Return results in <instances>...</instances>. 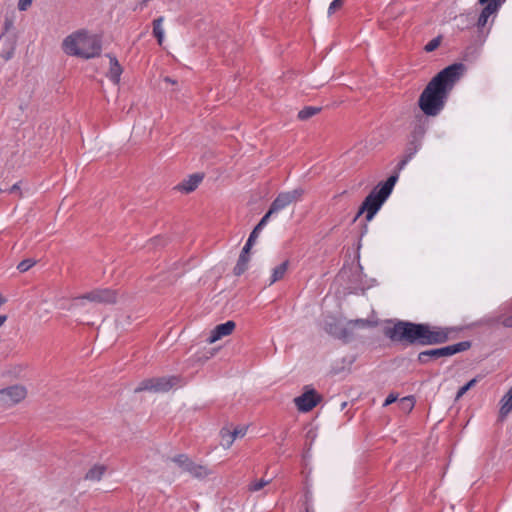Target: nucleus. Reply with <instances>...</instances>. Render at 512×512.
Instances as JSON below:
<instances>
[{"mask_svg":"<svg viewBox=\"0 0 512 512\" xmlns=\"http://www.w3.org/2000/svg\"><path fill=\"white\" fill-rule=\"evenodd\" d=\"M235 327L236 324L232 320L226 321L225 323H221L215 326V328L211 331L207 339L208 343H214L220 340L221 338L230 335L235 329Z\"/></svg>","mask_w":512,"mask_h":512,"instance_id":"nucleus-13","label":"nucleus"},{"mask_svg":"<svg viewBox=\"0 0 512 512\" xmlns=\"http://www.w3.org/2000/svg\"><path fill=\"white\" fill-rule=\"evenodd\" d=\"M343 0H333L328 8V15L331 16L336 12L337 9L341 8Z\"/></svg>","mask_w":512,"mask_h":512,"instance_id":"nucleus-32","label":"nucleus"},{"mask_svg":"<svg viewBox=\"0 0 512 512\" xmlns=\"http://www.w3.org/2000/svg\"><path fill=\"white\" fill-rule=\"evenodd\" d=\"M305 498H306V512H310V507L308 506V502L311 500V494L309 492H307L305 494Z\"/></svg>","mask_w":512,"mask_h":512,"instance_id":"nucleus-39","label":"nucleus"},{"mask_svg":"<svg viewBox=\"0 0 512 512\" xmlns=\"http://www.w3.org/2000/svg\"><path fill=\"white\" fill-rule=\"evenodd\" d=\"M288 265H289V262L288 261H284L282 262L280 265H278L277 267H275L273 269V272H272V275H271V279H270V285H272L273 283L281 280L287 269H288Z\"/></svg>","mask_w":512,"mask_h":512,"instance_id":"nucleus-18","label":"nucleus"},{"mask_svg":"<svg viewBox=\"0 0 512 512\" xmlns=\"http://www.w3.org/2000/svg\"><path fill=\"white\" fill-rule=\"evenodd\" d=\"M9 193H16V192H19V195L21 196V191H20V182H17L15 183L14 185H12L9 190H8Z\"/></svg>","mask_w":512,"mask_h":512,"instance_id":"nucleus-37","label":"nucleus"},{"mask_svg":"<svg viewBox=\"0 0 512 512\" xmlns=\"http://www.w3.org/2000/svg\"><path fill=\"white\" fill-rule=\"evenodd\" d=\"M272 215H270L268 212L261 218L259 223L254 227L252 232L249 235V238H253L254 241H256L260 231L264 228V226L268 223V220L270 219Z\"/></svg>","mask_w":512,"mask_h":512,"instance_id":"nucleus-25","label":"nucleus"},{"mask_svg":"<svg viewBox=\"0 0 512 512\" xmlns=\"http://www.w3.org/2000/svg\"><path fill=\"white\" fill-rule=\"evenodd\" d=\"M254 243H255V241L253 240V238H248L246 244L242 248L240 255L249 256V252H250L252 246L254 245Z\"/></svg>","mask_w":512,"mask_h":512,"instance_id":"nucleus-33","label":"nucleus"},{"mask_svg":"<svg viewBox=\"0 0 512 512\" xmlns=\"http://www.w3.org/2000/svg\"><path fill=\"white\" fill-rule=\"evenodd\" d=\"M62 48L69 56L90 59L100 55L101 42L86 30H78L63 40Z\"/></svg>","mask_w":512,"mask_h":512,"instance_id":"nucleus-3","label":"nucleus"},{"mask_svg":"<svg viewBox=\"0 0 512 512\" xmlns=\"http://www.w3.org/2000/svg\"><path fill=\"white\" fill-rule=\"evenodd\" d=\"M321 111L320 107H314V106H306L298 113V118L302 121L308 120L309 118L313 117L314 115L318 114Z\"/></svg>","mask_w":512,"mask_h":512,"instance_id":"nucleus-24","label":"nucleus"},{"mask_svg":"<svg viewBox=\"0 0 512 512\" xmlns=\"http://www.w3.org/2000/svg\"><path fill=\"white\" fill-rule=\"evenodd\" d=\"M110 59V68L107 73L108 78L114 83L118 84L120 81V76L122 74V67L120 66L116 57L108 55Z\"/></svg>","mask_w":512,"mask_h":512,"instance_id":"nucleus-15","label":"nucleus"},{"mask_svg":"<svg viewBox=\"0 0 512 512\" xmlns=\"http://www.w3.org/2000/svg\"><path fill=\"white\" fill-rule=\"evenodd\" d=\"M170 459L178 465L182 471L189 473L196 479L202 480L211 474V471L206 466L195 463L186 454H178Z\"/></svg>","mask_w":512,"mask_h":512,"instance_id":"nucleus-8","label":"nucleus"},{"mask_svg":"<svg viewBox=\"0 0 512 512\" xmlns=\"http://www.w3.org/2000/svg\"><path fill=\"white\" fill-rule=\"evenodd\" d=\"M2 192H3V190L0 188V193H2Z\"/></svg>","mask_w":512,"mask_h":512,"instance_id":"nucleus-48","label":"nucleus"},{"mask_svg":"<svg viewBox=\"0 0 512 512\" xmlns=\"http://www.w3.org/2000/svg\"><path fill=\"white\" fill-rule=\"evenodd\" d=\"M163 21H164V18L162 16L156 18L153 21V35L157 39V42L159 45H162L163 39H164V30L162 27Z\"/></svg>","mask_w":512,"mask_h":512,"instance_id":"nucleus-19","label":"nucleus"},{"mask_svg":"<svg viewBox=\"0 0 512 512\" xmlns=\"http://www.w3.org/2000/svg\"><path fill=\"white\" fill-rule=\"evenodd\" d=\"M365 322H366L365 320H356V321H355V323H360V324H362V325H364V324H365Z\"/></svg>","mask_w":512,"mask_h":512,"instance_id":"nucleus-45","label":"nucleus"},{"mask_svg":"<svg viewBox=\"0 0 512 512\" xmlns=\"http://www.w3.org/2000/svg\"><path fill=\"white\" fill-rule=\"evenodd\" d=\"M12 54H13V49L11 51L7 52L6 54H3L2 56L4 57L5 60H9L12 57Z\"/></svg>","mask_w":512,"mask_h":512,"instance_id":"nucleus-40","label":"nucleus"},{"mask_svg":"<svg viewBox=\"0 0 512 512\" xmlns=\"http://www.w3.org/2000/svg\"><path fill=\"white\" fill-rule=\"evenodd\" d=\"M500 403L501 407L499 411V416L501 419H503L512 411V387L502 397Z\"/></svg>","mask_w":512,"mask_h":512,"instance_id":"nucleus-17","label":"nucleus"},{"mask_svg":"<svg viewBox=\"0 0 512 512\" xmlns=\"http://www.w3.org/2000/svg\"><path fill=\"white\" fill-rule=\"evenodd\" d=\"M397 180L398 175L393 174L385 182L376 185L362 202L353 221L355 222L363 213H366V220L371 221L392 193Z\"/></svg>","mask_w":512,"mask_h":512,"instance_id":"nucleus-4","label":"nucleus"},{"mask_svg":"<svg viewBox=\"0 0 512 512\" xmlns=\"http://www.w3.org/2000/svg\"><path fill=\"white\" fill-rule=\"evenodd\" d=\"M7 302V299L2 295L0 294V307L5 304Z\"/></svg>","mask_w":512,"mask_h":512,"instance_id":"nucleus-42","label":"nucleus"},{"mask_svg":"<svg viewBox=\"0 0 512 512\" xmlns=\"http://www.w3.org/2000/svg\"><path fill=\"white\" fill-rule=\"evenodd\" d=\"M203 180V175L196 173L189 176L187 180H184L178 185V189L186 193L194 191L200 182Z\"/></svg>","mask_w":512,"mask_h":512,"instance_id":"nucleus-14","label":"nucleus"},{"mask_svg":"<svg viewBox=\"0 0 512 512\" xmlns=\"http://www.w3.org/2000/svg\"><path fill=\"white\" fill-rule=\"evenodd\" d=\"M419 133L424 134V130L422 129V127H419Z\"/></svg>","mask_w":512,"mask_h":512,"instance_id":"nucleus-47","label":"nucleus"},{"mask_svg":"<svg viewBox=\"0 0 512 512\" xmlns=\"http://www.w3.org/2000/svg\"><path fill=\"white\" fill-rule=\"evenodd\" d=\"M346 406H347V403H346V402H343V403L341 404V410H344Z\"/></svg>","mask_w":512,"mask_h":512,"instance_id":"nucleus-46","label":"nucleus"},{"mask_svg":"<svg viewBox=\"0 0 512 512\" xmlns=\"http://www.w3.org/2000/svg\"><path fill=\"white\" fill-rule=\"evenodd\" d=\"M26 389L20 385L10 386L0 390V405L4 407L13 406L26 397Z\"/></svg>","mask_w":512,"mask_h":512,"instance_id":"nucleus-11","label":"nucleus"},{"mask_svg":"<svg viewBox=\"0 0 512 512\" xmlns=\"http://www.w3.org/2000/svg\"><path fill=\"white\" fill-rule=\"evenodd\" d=\"M477 381H478L477 378H473L469 382H467L464 386H462L456 394V399L461 398L469 389H471L477 383Z\"/></svg>","mask_w":512,"mask_h":512,"instance_id":"nucleus-30","label":"nucleus"},{"mask_svg":"<svg viewBox=\"0 0 512 512\" xmlns=\"http://www.w3.org/2000/svg\"><path fill=\"white\" fill-rule=\"evenodd\" d=\"M488 19H489V17L481 12L479 15L478 21H477V26L479 28L484 27L487 24Z\"/></svg>","mask_w":512,"mask_h":512,"instance_id":"nucleus-34","label":"nucleus"},{"mask_svg":"<svg viewBox=\"0 0 512 512\" xmlns=\"http://www.w3.org/2000/svg\"><path fill=\"white\" fill-rule=\"evenodd\" d=\"M105 466L103 465H96L89 469V471L85 475V479L92 480V481H98L101 479L102 475L105 472Z\"/></svg>","mask_w":512,"mask_h":512,"instance_id":"nucleus-21","label":"nucleus"},{"mask_svg":"<svg viewBox=\"0 0 512 512\" xmlns=\"http://www.w3.org/2000/svg\"><path fill=\"white\" fill-rule=\"evenodd\" d=\"M32 4V0H19L18 9L20 11L26 10Z\"/></svg>","mask_w":512,"mask_h":512,"instance_id":"nucleus-35","label":"nucleus"},{"mask_svg":"<svg viewBox=\"0 0 512 512\" xmlns=\"http://www.w3.org/2000/svg\"><path fill=\"white\" fill-rule=\"evenodd\" d=\"M227 440H228V435H227V433H225V440H223L225 443H223V446L227 447Z\"/></svg>","mask_w":512,"mask_h":512,"instance_id":"nucleus-44","label":"nucleus"},{"mask_svg":"<svg viewBox=\"0 0 512 512\" xmlns=\"http://www.w3.org/2000/svg\"><path fill=\"white\" fill-rule=\"evenodd\" d=\"M36 264V261L33 260V259H24L22 260L18 265H17V269L21 272V273H24L26 271H28L31 267H33L34 265Z\"/></svg>","mask_w":512,"mask_h":512,"instance_id":"nucleus-29","label":"nucleus"},{"mask_svg":"<svg viewBox=\"0 0 512 512\" xmlns=\"http://www.w3.org/2000/svg\"><path fill=\"white\" fill-rule=\"evenodd\" d=\"M181 384L179 376H162L145 379L135 388V392L150 391L154 393L168 392Z\"/></svg>","mask_w":512,"mask_h":512,"instance_id":"nucleus-7","label":"nucleus"},{"mask_svg":"<svg viewBox=\"0 0 512 512\" xmlns=\"http://www.w3.org/2000/svg\"><path fill=\"white\" fill-rule=\"evenodd\" d=\"M270 481H271L270 479L269 480H264V479L255 480L249 485V491H251V492L260 491L262 488H264L266 485H268L270 483Z\"/></svg>","mask_w":512,"mask_h":512,"instance_id":"nucleus-28","label":"nucleus"},{"mask_svg":"<svg viewBox=\"0 0 512 512\" xmlns=\"http://www.w3.org/2000/svg\"><path fill=\"white\" fill-rule=\"evenodd\" d=\"M503 0H492L490 2H486L485 7L482 9V13L490 17L492 14L496 13L501 7Z\"/></svg>","mask_w":512,"mask_h":512,"instance_id":"nucleus-23","label":"nucleus"},{"mask_svg":"<svg viewBox=\"0 0 512 512\" xmlns=\"http://www.w3.org/2000/svg\"><path fill=\"white\" fill-rule=\"evenodd\" d=\"M440 43H441V36H438V37L432 39L431 41H429L425 45L424 50L426 52H433L434 50H436L439 47Z\"/></svg>","mask_w":512,"mask_h":512,"instance_id":"nucleus-31","label":"nucleus"},{"mask_svg":"<svg viewBox=\"0 0 512 512\" xmlns=\"http://www.w3.org/2000/svg\"><path fill=\"white\" fill-rule=\"evenodd\" d=\"M247 427H236L233 431L228 428H222L220 431L222 440H225V433L228 435L227 448H229L237 437H243L246 434Z\"/></svg>","mask_w":512,"mask_h":512,"instance_id":"nucleus-16","label":"nucleus"},{"mask_svg":"<svg viewBox=\"0 0 512 512\" xmlns=\"http://www.w3.org/2000/svg\"><path fill=\"white\" fill-rule=\"evenodd\" d=\"M465 70L462 63H453L441 70L419 97V107L427 116H436L444 108L449 93Z\"/></svg>","mask_w":512,"mask_h":512,"instance_id":"nucleus-2","label":"nucleus"},{"mask_svg":"<svg viewBox=\"0 0 512 512\" xmlns=\"http://www.w3.org/2000/svg\"><path fill=\"white\" fill-rule=\"evenodd\" d=\"M398 398V395L396 394H389L387 396V398L385 399L384 403H383V406L386 407V406H389L390 404L394 403Z\"/></svg>","mask_w":512,"mask_h":512,"instance_id":"nucleus-36","label":"nucleus"},{"mask_svg":"<svg viewBox=\"0 0 512 512\" xmlns=\"http://www.w3.org/2000/svg\"><path fill=\"white\" fill-rule=\"evenodd\" d=\"M322 327L325 332L335 338L345 339L348 336L346 328L342 327L339 321L333 316H326L323 320Z\"/></svg>","mask_w":512,"mask_h":512,"instance_id":"nucleus-12","label":"nucleus"},{"mask_svg":"<svg viewBox=\"0 0 512 512\" xmlns=\"http://www.w3.org/2000/svg\"><path fill=\"white\" fill-rule=\"evenodd\" d=\"M165 81H166V82H169V83H175V81H174V80H172L170 77H166V78H165Z\"/></svg>","mask_w":512,"mask_h":512,"instance_id":"nucleus-43","label":"nucleus"},{"mask_svg":"<svg viewBox=\"0 0 512 512\" xmlns=\"http://www.w3.org/2000/svg\"><path fill=\"white\" fill-rule=\"evenodd\" d=\"M321 401V395L314 388L305 387V391L294 399V403L300 412H309Z\"/></svg>","mask_w":512,"mask_h":512,"instance_id":"nucleus-10","label":"nucleus"},{"mask_svg":"<svg viewBox=\"0 0 512 512\" xmlns=\"http://www.w3.org/2000/svg\"><path fill=\"white\" fill-rule=\"evenodd\" d=\"M420 148V143L417 141H411L409 145L406 148L405 156L409 158L410 160L412 157L417 153V151Z\"/></svg>","mask_w":512,"mask_h":512,"instance_id":"nucleus-27","label":"nucleus"},{"mask_svg":"<svg viewBox=\"0 0 512 512\" xmlns=\"http://www.w3.org/2000/svg\"><path fill=\"white\" fill-rule=\"evenodd\" d=\"M117 301V291L110 288H97L72 298L70 307H83L86 302L94 304H114Z\"/></svg>","mask_w":512,"mask_h":512,"instance_id":"nucleus-5","label":"nucleus"},{"mask_svg":"<svg viewBox=\"0 0 512 512\" xmlns=\"http://www.w3.org/2000/svg\"><path fill=\"white\" fill-rule=\"evenodd\" d=\"M384 328V335L391 342L402 346H431L446 343L450 338L448 328L415 323L405 320L390 321Z\"/></svg>","mask_w":512,"mask_h":512,"instance_id":"nucleus-1","label":"nucleus"},{"mask_svg":"<svg viewBox=\"0 0 512 512\" xmlns=\"http://www.w3.org/2000/svg\"><path fill=\"white\" fill-rule=\"evenodd\" d=\"M400 405L402 407V409L404 411H408L410 412L414 405H415V399L413 396H406V397H403L401 400H400Z\"/></svg>","mask_w":512,"mask_h":512,"instance_id":"nucleus-26","label":"nucleus"},{"mask_svg":"<svg viewBox=\"0 0 512 512\" xmlns=\"http://www.w3.org/2000/svg\"><path fill=\"white\" fill-rule=\"evenodd\" d=\"M486 323L489 325H495V324L500 323L501 325H503L506 328H512V314L511 315L501 314L497 317L490 318V319L486 320Z\"/></svg>","mask_w":512,"mask_h":512,"instance_id":"nucleus-20","label":"nucleus"},{"mask_svg":"<svg viewBox=\"0 0 512 512\" xmlns=\"http://www.w3.org/2000/svg\"><path fill=\"white\" fill-rule=\"evenodd\" d=\"M249 256L239 255L238 261L233 269L236 276L242 275L248 268Z\"/></svg>","mask_w":512,"mask_h":512,"instance_id":"nucleus-22","label":"nucleus"},{"mask_svg":"<svg viewBox=\"0 0 512 512\" xmlns=\"http://www.w3.org/2000/svg\"><path fill=\"white\" fill-rule=\"evenodd\" d=\"M471 345L472 344L470 341H462V342H458L456 344L441 347V348H435V349L421 351L417 356V361L420 364L425 365V364H428L430 361L437 360L442 357H450L457 353L466 351L471 348Z\"/></svg>","mask_w":512,"mask_h":512,"instance_id":"nucleus-6","label":"nucleus"},{"mask_svg":"<svg viewBox=\"0 0 512 512\" xmlns=\"http://www.w3.org/2000/svg\"><path fill=\"white\" fill-rule=\"evenodd\" d=\"M7 316L6 315H0V327L6 322Z\"/></svg>","mask_w":512,"mask_h":512,"instance_id":"nucleus-41","label":"nucleus"},{"mask_svg":"<svg viewBox=\"0 0 512 512\" xmlns=\"http://www.w3.org/2000/svg\"><path fill=\"white\" fill-rule=\"evenodd\" d=\"M305 190L301 187L295 188L291 191L281 192L277 195V197L271 203L268 213L273 215L280 210L286 208L290 204L299 201L304 195Z\"/></svg>","mask_w":512,"mask_h":512,"instance_id":"nucleus-9","label":"nucleus"},{"mask_svg":"<svg viewBox=\"0 0 512 512\" xmlns=\"http://www.w3.org/2000/svg\"><path fill=\"white\" fill-rule=\"evenodd\" d=\"M410 161L409 158H407L406 156H404V158L398 163L397 165V169L398 170H402L406 165L407 163Z\"/></svg>","mask_w":512,"mask_h":512,"instance_id":"nucleus-38","label":"nucleus"}]
</instances>
